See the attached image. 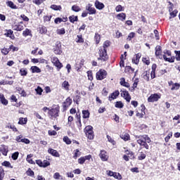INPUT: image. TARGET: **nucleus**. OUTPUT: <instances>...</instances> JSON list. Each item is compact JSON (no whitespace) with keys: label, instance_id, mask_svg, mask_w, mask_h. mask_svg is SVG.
Here are the masks:
<instances>
[{"label":"nucleus","instance_id":"c756f323","mask_svg":"<svg viewBox=\"0 0 180 180\" xmlns=\"http://www.w3.org/2000/svg\"><path fill=\"white\" fill-rule=\"evenodd\" d=\"M120 85H122V86H125L126 88H129V86H130V84L128 82H126L124 78L121 79Z\"/></svg>","mask_w":180,"mask_h":180},{"label":"nucleus","instance_id":"09e8293b","mask_svg":"<svg viewBox=\"0 0 180 180\" xmlns=\"http://www.w3.org/2000/svg\"><path fill=\"white\" fill-rule=\"evenodd\" d=\"M121 139H122V140H124V141H127L130 139V136L127 134H125L121 136Z\"/></svg>","mask_w":180,"mask_h":180},{"label":"nucleus","instance_id":"49530a36","mask_svg":"<svg viewBox=\"0 0 180 180\" xmlns=\"http://www.w3.org/2000/svg\"><path fill=\"white\" fill-rule=\"evenodd\" d=\"M57 34H65V29L60 28L56 30Z\"/></svg>","mask_w":180,"mask_h":180},{"label":"nucleus","instance_id":"1a4fd4ad","mask_svg":"<svg viewBox=\"0 0 180 180\" xmlns=\"http://www.w3.org/2000/svg\"><path fill=\"white\" fill-rule=\"evenodd\" d=\"M160 98H161V96L157 94H152L148 97V102H157L158 101V99H160Z\"/></svg>","mask_w":180,"mask_h":180},{"label":"nucleus","instance_id":"9d476101","mask_svg":"<svg viewBox=\"0 0 180 180\" xmlns=\"http://www.w3.org/2000/svg\"><path fill=\"white\" fill-rule=\"evenodd\" d=\"M94 6L96 9H98V11H102V9L105 8V4H103V3L99 1L98 0H96L94 3Z\"/></svg>","mask_w":180,"mask_h":180},{"label":"nucleus","instance_id":"5701e85b","mask_svg":"<svg viewBox=\"0 0 180 180\" xmlns=\"http://www.w3.org/2000/svg\"><path fill=\"white\" fill-rule=\"evenodd\" d=\"M117 18L118 20H122V22H123V21L126 20V13H119L117 15Z\"/></svg>","mask_w":180,"mask_h":180},{"label":"nucleus","instance_id":"f704fd0d","mask_svg":"<svg viewBox=\"0 0 180 180\" xmlns=\"http://www.w3.org/2000/svg\"><path fill=\"white\" fill-rule=\"evenodd\" d=\"M69 19H70V22H71V23H74V22L78 21V16L72 15V16L69 17Z\"/></svg>","mask_w":180,"mask_h":180},{"label":"nucleus","instance_id":"412c9836","mask_svg":"<svg viewBox=\"0 0 180 180\" xmlns=\"http://www.w3.org/2000/svg\"><path fill=\"white\" fill-rule=\"evenodd\" d=\"M6 5L9 8H11V9H18L17 6L14 3H13L12 1H6Z\"/></svg>","mask_w":180,"mask_h":180},{"label":"nucleus","instance_id":"58836bf2","mask_svg":"<svg viewBox=\"0 0 180 180\" xmlns=\"http://www.w3.org/2000/svg\"><path fill=\"white\" fill-rule=\"evenodd\" d=\"M62 86H63V88L66 89V91H68L69 86H70V84L68 83V82L65 81V82H63Z\"/></svg>","mask_w":180,"mask_h":180},{"label":"nucleus","instance_id":"2eb2a0df","mask_svg":"<svg viewBox=\"0 0 180 180\" xmlns=\"http://www.w3.org/2000/svg\"><path fill=\"white\" fill-rule=\"evenodd\" d=\"M155 70H157V65L154 63L152 65V71L150 74L152 79H154V78H155Z\"/></svg>","mask_w":180,"mask_h":180},{"label":"nucleus","instance_id":"4468645a","mask_svg":"<svg viewBox=\"0 0 180 180\" xmlns=\"http://www.w3.org/2000/svg\"><path fill=\"white\" fill-rule=\"evenodd\" d=\"M48 153L49 154H51V155H53V157H60V153L53 148H49Z\"/></svg>","mask_w":180,"mask_h":180},{"label":"nucleus","instance_id":"dca6fc26","mask_svg":"<svg viewBox=\"0 0 180 180\" xmlns=\"http://www.w3.org/2000/svg\"><path fill=\"white\" fill-rule=\"evenodd\" d=\"M140 58H141V53H137L136 56L132 58V63L134 64H139Z\"/></svg>","mask_w":180,"mask_h":180},{"label":"nucleus","instance_id":"de8ad7c7","mask_svg":"<svg viewBox=\"0 0 180 180\" xmlns=\"http://www.w3.org/2000/svg\"><path fill=\"white\" fill-rule=\"evenodd\" d=\"M4 176H5V171L2 167H0V180L4 179Z\"/></svg>","mask_w":180,"mask_h":180},{"label":"nucleus","instance_id":"6ab92c4d","mask_svg":"<svg viewBox=\"0 0 180 180\" xmlns=\"http://www.w3.org/2000/svg\"><path fill=\"white\" fill-rule=\"evenodd\" d=\"M13 30H16L17 32H21V30H23L25 29V27L23 25L18 24L15 25L13 27Z\"/></svg>","mask_w":180,"mask_h":180},{"label":"nucleus","instance_id":"3c124183","mask_svg":"<svg viewBox=\"0 0 180 180\" xmlns=\"http://www.w3.org/2000/svg\"><path fill=\"white\" fill-rule=\"evenodd\" d=\"M87 77L89 81H92V79H94V76L92 75V71L91 70L87 71Z\"/></svg>","mask_w":180,"mask_h":180},{"label":"nucleus","instance_id":"393cba45","mask_svg":"<svg viewBox=\"0 0 180 180\" xmlns=\"http://www.w3.org/2000/svg\"><path fill=\"white\" fill-rule=\"evenodd\" d=\"M150 71H145L143 74V78L146 79V81H150Z\"/></svg>","mask_w":180,"mask_h":180},{"label":"nucleus","instance_id":"bb28decb","mask_svg":"<svg viewBox=\"0 0 180 180\" xmlns=\"http://www.w3.org/2000/svg\"><path fill=\"white\" fill-rule=\"evenodd\" d=\"M6 129H11V130H13V131H18V129L16 128V127H15V125L8 123L6 126Z\"/></svg>","mask_w":180,"mask_h":180},{"label":"nucleus","instance_id":"2f4dec72","mask_svg":"<svg viewBox=\"0 0 180 180\" xmlns=\"http://www.w3.org/2000/svg\"><path fill=\"white\" fill-rule=\"evenodd\" d=\"M1 165L6 167L7 168H13V166L11 165L10 162L8 161H4L3 163H1Z\"/></svg>","mask_w":180,"mask_h":180},{"label":"nucleus","instance_id":"a19ab883","mask_svg":"<svg viewBox=\"0 0 180 180\" xmlns=\"http://www.w3.org/2000/svg\"><path fill=\"white\" fill-rule=\"evenodd\" d=\"M163 58L165 61H168L169 63H174V58H167V55H163Z\"/></svg>","mask_w":180,"mask_h":180},{"label":"nucleus","instance_id":"37998d69","mask_svg":"<svg viewBox=\"0 0 180 180\" xmlns=\"http://www.w3.org/2000/svg\"><path fill=\"white\" fill-rule=\"evenodd\" d=\"M49 165H50V162H49L47 160H44L42 162L41 167L46 168V167H49Z\"/></svg>","mask_w":180,"mask_h":180},{"label":"nucleus","instance_id":"e433bc0d","mask_svg":"<svg viewBox=\"0 0 180 180\" xmlns=\"http://www.w3.org/2000/svg\"><path fill=\"white\" fill-rule=\"evenodd\" d=\"M20 74L22 77H26L27 75V71L25 68L20 70Z\"/></svg>","mask_w":180,"mask_h":180},{"label":"nucleus","instance_id":"5fc2aeb1","mask_svg":"<svg viewBox=\"0 0 180 180\" xmlns=\"http://www.w3.org/2000/svg\"><path fill=\"white\" fill-rule=\"evenodd\" d=\"M35 92H37V95H41V94H43V89L38 86L37 89H35Z\"/></svg>","mask_w":180,"mask_h":180},{"label":"nucleus","instance_id":"4d7b16f0","mask_svg":"<svg viewBox=\"0 0 180 180\" xmlns=\"http://www.w3.org/2000/svg\"><path fill=\"white\" fill-rule=\"evenodd\" d=\"M176 13H178V11L177 10H174L172 12H171L169 13V15H170L169 19H171L172 18H175L176 16Z\"/></svg>","mask_w":180,"mask_h":180},{"label":"nucleus","instance_id":"20e7f679","mask_svg":"<svg viewBox=\"0 0 180 180\" xmlns=\"http://www.w3.org/2000/svg\"><path fill=\"white\" fill-rule=\"evenodd\" d=\"M108 75V72L103 69H101L98 72H96V78L98 81H102V79H105Z\"/></svg>","mask_w":180,"mask_h":180},{"label":"nucleus","instance_id":"f3484780","mask_svg":"<svg viewBox=\"0 0 180 180\" xmlns=\"http://www.w3.org/2000/svg\"><path fill=\"white\" fill-rule=\"evenodd\" d=\"M16 89L18 94L21 95V96H23L24 98H26V96H27V94L26 93V91H25V89H22L21 87H17Z\"/></svg>","mask_w":180,"mask_h":180},{"label":"nucleus","instance_id":"338daca9","mask_svg":"<svg viewBox=\"0 0 180 180\" xmlns=\"http://www.w3.org/2000/svg\"><path fill=\"white\" fill-rule=\"evenodd\" d=\"M51 20V15H46L44 17V22H50Z\"/></svg>","mask_w":180,"mask_h":180},{"label":"nucleus","instance_id":"6e6d98bb","mask_svg":"<svg viewBox=\"0 0 180 180\" xmlns=\"http://www.w3.org/2000/svg\"><path fill=\"white\" fill-rule=\"evenodd\" d=\"M146 157V154L143 152H141L139 155L138 158H139V160H145Z\"/></svg>","mask_w":180,"mask_h":180},{"label":"nucleus","instance_id":"774afa93","mask_svg":"<svg viewBox=\"0 0 180 180\" xmlns=\"http://www.w3.org/2000/svg\"><path fill=\"white\" fill-rule=\"evenodd\" d=\"M176 53V60L180 61V51H175Z\"/></svg>","mask_w":180,"mask_h":180},{"label":"nucleus","instance_id":"4c0bfd02","mask_svg":"<svg viewBox=\"0 0 180 180\" xmlns=\"http://www.w3.org/2000/svg\"><path fill=\"white\" fill-rule=\"evenodd\" d=\"M82 115H83L84 119H88L89 117V110H83Z\"/></svg>","mask_w":180,"mask_h":180},{"label":"nucleus","instance_id":"aec40b11","mask_svg":"<svg viewBox=\"0 0 180 180\" xmlns=\"http://www.w3.org/2000/svg\"><path fill=\"white\" fill-rule=\"evenodd\" d=\"M0 102L2 103V105H4L5 106L8 105V100L5 98V96H4V94H0Z\"/></svg>","mask_w":180,"mask_h":180},{"label":"nucleus","instance_id":"cd10ccee","mask_svg":"<svg viewBox=\"0 0 180 180\" xmlns=\"http://www.w3.org/2000/svg\"><path fill=\"white\" fill-rule=\"evenodd\" d=\"M22 36H24L25 37L27 36H32V31L27 28L25 29V30H24L22 32Z\"/></svg>","mask_w":180,"mask_h":180},{"label":"nucleus","instance_id":"603ef678","mask_svg":"<svg viewBox=\"0 0 180 180\" xmlns=\"http://www.w3.org/2000/svg\"><path fill=\"white\" fill-rule=\"evenodd\" d=\"M81 155V154L79 153V150L76 149L75 150V155L73 156V158H75V160H77V158H78V157H79Z\"/></svg>","mask_w":180,"mask_h":180},{"label":"nucleus","instance_id":"4be33fe9","mask_svg":"<svg viewBox=\"0 0 180 180\" xmlns=\"http://www.w3.org/2000/svg\"><path fill=\"white\" fill-rule=\"evenodd\" d=\"M55 54H61L63 53V51H61V45H57L53 49Z\"/></svg>","mask_w":180,"mask_h":180},{"label":"nucleus","instance_id":"7ed1b4c3","mask_svg":"<svg viewBox=\"0 0 180 180\" xmlns=\"http://www.w3.org/2000/svg\"><path fill=\"white\" fill-rule=\"evenodd\" d=\"M58 113H60V108L58 107L50 108L49 111H48V115L49 116H51V119L58 117Z\"/></svg>","mask_w":180,"mask_h":180},{"label":"nucleus","instance_id":"72a5a7b5","mask_svg":"<svg viewBox=\"0 0 180 180\" xmlns=\"http://www.w3.org/2000/svg\"><path fill=\"white\" fill-rule=\"evenodd\" d=\"M51 9H53V11H61V6H57L56 4H53L51 6Z\"/></svg>","mask_w":180,"mask_h":180},{"label":"nucleus","instance_id":"e2e57ef3","mask_svg":"<svg viewBox=\"0 0 180 180\" xmlns=\"http://www.w3.org/2000/svg\"><path fill=\"white\" fill-rule=\"evenodd\" d=\"M93 129H94V127H92V126H91V125L87 126L84 129V133H86L88 131H91L93 130Z\"/></svg>","mask_w":180,"mask_h":180},{"label":"nucleus","instance_id":"680f3d73","mask_svg":"<svg viewBox=\"0 0 180 180\" xmlns=\"http://www.w3.org/2000/svg\"><path fill=\"white\" fill-rule=\"evenodd\" d=\"M27 174L29 176H34V172H33L32 169H28V170L27 171Z\"/></svg>","mask_w":180,"mask_h":180},{"label":"nucleus","instance_id":"c85d7f7f","mask_svg":"<svg viewBox=\"0 0 180 180\" xmlns=\"http://www.w3.org/2000/svg\"><path fill=\"white\" fill-rule=\"evenodd\" d=\"M180 88V84L179 83L172 84L171 91H178Z\"/></svg>","mask_w":180,"mask_h":180},{"label":"nucleus","instance_id":"c9c22d12","mask_svg":"<svg viewBox=\"0 0 180 180\" xmlns=\"http://www.w3.org/2000/svg\"><path fill=\"white\" fill-rule=\"evenodd\" d=\"M77 123V126L79 129V130H81L82 128V124L81 123V116H79L78 118H77V122H76Z\"/></svg>","mask_w":180,"mask_h":180},{"label":"nucleus","instance_id":"b1692460","mask_svg":"<svg viewBox=\"0 0 180 180\" xmlns=\"http://www.w3.org/2000/svg\"><path fill=\"white\" fill-rule=\"evenodd\" d=\"M86 137L89 139V140H94V130L89 131L87 132H84Z\"/></svg>","mask_w":180,"mask_h":180},{"label":"nucleus","instance_id":"13d9d810","mask_svg":"<svg viewBox=\"0 0 180 180\" xmlns=\"http://www.w3.org/2000/svg\"><path fill=\"white\" fill-rule=\"evenodd\" d=\"M19 157V152H15L14 153H13L11 158H13V160H18V158Z\"/></svg>","mask_w":180,"mask_h":180},{"label":"nucleus","instance_id":"7c9ffc66","mask_svg":"<svg viewBox=\"0 0 180 180\" xmlns=\"http://www.w3.org/2000/svg\"><path fill=\"white\" fill-rule=\"evenodd\" d=\"M115 108H117L118 109H122V108H123V106H124V105L123 104V103L122 101H117L115 103Z\"/></svg>","mask_w":180,"mask_h":180},{"label":"nucleus","instance_id":"864d4df0","mask_svg":"<svg viewBox=\"0 0 180 180\" xmlns=\"http://www.w3.org/2000/svg\"><path fill=\"white\" fill-rule=\"evenodd\" d=\"M74 120V117L72 116H69L68 118V125L70 127L72 122Z\"/></svg>","mask_w":180,"mask_h":180},{"label":"nucleus","instance_id":"a18cd8bd","mask_svg":"<svg viewBox=\"0 0 180 180\" xmlns=\"http://www.w3.org/2000/svg\"><path fill=\"white\" fill-rule=\"evenodd\" d=\"M94 39L96 40V44H98V43L101 41V35L98 33H96Z\"/></svg>","mask_w":180,"mask_h":180},{"label":"nucleus","instance_id":"052dcab7","mask_svg":"<svg viewBox=\"0 0 180 180\" xmlns=\"http://www.w3.org/2000/svg\"><path fill=\"white\" fill-rule=\"evenodd\" d=\"M107 139H108L109 143H111V144H112L113 146H115V144H116V142L115 141V140H113L112 139V137H110L109 135H107Z\"/></svg>","mask_w":180,"mask_h":180},{"label":"nucleus","instance_id":"bf43d9fd","mask_svg":"<svg viewBox=\"0 0 180 180\" xmlns=\"http://www.w3.org/2000/svg\"><path fill=\"white\" fill-rule=\"evenodd\" d=\"M172 137V132H170L168 134V135L165 138V141L166 143H168L169 141V139Z\"/></svg>","mask_w":180,"mask_h":180},{"label":"nucleus","instance_id":"0eeeda50","mask_svg":"<svg viewBox=\"0 0 180 180\" xmlns=\"http://www.w3.org/2000/svg\"><path fill=\"white\" fill-rule=\"evenodd\" d=\"M15 141L18 143H25V144H30V141L28 139L23 138L22 135L16 136Z\"/></svg>","mask_w":180,"mask_h":180},{"label":"nucleus","instance_id":"a211bd4d","mask_svg":"<svg viewBox=\"0 0 180 180\" xmlns=\"http://www.w3.org/2000/svg\"><path fill=\"white\" fill-rule=\"evenodd\" d=\"M71 103H72V99L68 97V98H66L65 101L63 103V107L68 108L71 105Z\"/></svg>","mask_w":180,"mask_h":180},{"label":"nucleus","instance_id":"69168bd1","mask_svg":"<svg viewBox=\"0 0 180 180\" xmlns=\"http://www.w3.org/2000/svg\"><path fill=\"white\" fill-rule=\"evenodd\" d=\"M63 141H65V143H66V144H71V140H70L68 136H65L63 138Z\"/></svg>","mask_w":180,"mask_h":180},{"label":"nucleus","instance_id":"f257e3e1","mask_svg":"<svg viewBox=\"0 0 180 180\" xmlns=\"http://www.w3.org/2000/svg\"><path fill=\"white\" fill-rule=\"evenodd\" d=\"M110 46V41H105L103 43V46H101L99 49L98 54L100 56V58H98V60H103V61H106L108 60V47Z\"/></svg>","mask_w":180,"mask_h":180},{"label":"nucleus","instance_id":"f03ea898","mask_svg":"<svg viewBox=\"0 0 180 180\" xmlns=\"http://www.w3.org/2000/svg\"><path fill=\"white\" fill-rule=\"evenodd\" d=\"M136 139L138 144H140L142 147H143L146 150H148L150 146H148V144H147V143H151V139H150V137H148V136H136Z\"/></svg>","mask_w":180,"mask_h":180},{"label":"nucleus","instance_id":"423d86ee","mask_svg":"<svg viewBox=\"0 0 180 180\" xmlns=\"http://www.w3.org/2000/svg\"><path fill=\"white\" fill-rule=\"evenodd\" d=\"M86 11H88L89 15H96V9L93 7L91 4H88L86 6Z\"/></svg>","mask_w":180,"mask_h":180},{"label":"nucleus","instance_id":"c03bdc74","mask_svg":"<svg viewBox=\"0 0 180 180\" xmlns=\"http://www.w3.org/2000/svg\"><path fill=\"white\" fill-rule=\"evenodd\" d=\"M72 11H73L74 12H79L81 11V8H79V6L77 5H74L72 6Z\"/></svg>","mask_w":180,"mask_h":180},{"label":"nucleus","instance_id":"79ce46f5","mask_svg":"<svg viewBox=\"0 0 180 180\" xmlns=\"http://www.w3.org/2000/svg\"><path fill=\"white\" fill-rule=\"evenodd\" d=\"M39 32L41 34H46V33H47V28L44 26H42L41 28H39Z\"/></svg>","mask_w":180,"mask_h":180},{"label":"nucleus","instance_id":"a878e982","mask_svg":"<svg viewBox=\"0 0 180 180\" xmlns=\"http://www.w3.org/2000/svg\"><path fill=\"white\" fill-rule=\"evenodd\" d=\"M30 70L33 74H34V72H37V74L41 72V70H40L37 66H32Z\"/></svg>","mask_w":180,"mask_h":180},{"label":"nucleus","instance_id":"8fccbe9b","mask_svg":"<svg viewBox=\"0 0 180 180\" xmlns=\"http://www.w3.org/2000/svg\"><path fill=\"white\" fill-rule=\"evenodd\" d=\"M53 179H63V176H60V173L56 172V173L53 174Z\"/></svg>","mask_w":180,"mask_h":180},{"label":"nucleus","instance_id":"473e14b6","mask_svg":"<svg viewBox=\"0 0 180 180\" xmlns=\"http://www.w3.org/2000/svg\"><path fill=\"white\" fill-rule=\"evenodd\" d=\"M27 123V118L20 117L19 119L18 124H26Z\"/></svg>","mask_w":180,"mask_h":180},{"label":"nucleus","instance_id":"0e129e2a","mask_svg":"<svg viewBox=\"0 0 180 180\" xmlns=\"http://www.w3.org/2000/svg\"><path fill=\"white\" fill-rule=\"evenodd\" d=\"M134 36H136V33H134V32L129 33L128 35L127 40H129V41L133 39V37H134Z\"/></svg>","mask_w":180,"mask_h":180},{"label":"nucleus","instance_id":"ea45409f","mask_svg":"<svg viewBox=\"0 0 180 180\" xmlns=\"http://www.w3.org/2000/svg\"><path fill=\"white\" fill-rule=\"evenodd\" d=\"M115 179L122 180V174L120 173L114 172V175L112 176Z\"/></svg>","mask_w":180,"mask_h":180},{"label":"nucleus","instance_id":"f8f14e48","mask_svg":"<svg viewBox=\"0 0 180 180\" xmlns=\"http://www.w3.org/2000/svg\"><path fill=\"white\" fill-rule=\"evenodd\" d=\"M100 158L102 161H108L109 156H108V153L105 150H101L99 155Z\"/></svg>","mask_w":180,"mask_h":180},{"label":"nucleus","instance_id":"39448f33","mask_svg":"<svg viewBox=\"0 0 180 180\" xmlns=\"http://www.w3.org/2000/svg\"><path fill=\"white\" fill-rule=\"evenodd\" d=\"M51 63L57 68L58 71L63 67V63L60 62V60L57 57L51 58Z\"/></svg>","mask_w":180,"mask_h":180},{"label":"nucleus","instance_id":"ddd939ff","mask_svg":"<svg viewBox=\"0 0 180 180\" xmlns=\"http://www.w3.org/2000/svg\"><path fill=\"white\" fill-rule=\"evenodd\" d=\"M0 151L1 153L3 154V155H8V146H5V145H1L0 147Z\"/></svg>","mask_w":180,"mask_h":180},{"label":"nucleus","instance_id":"6e6552de","mask_svg":"<svg viewBox=\"0 0 180 180\" xmlns=\"http://www.w3.org/2000/svg\"><path fill=\"white\" fill-rule=\"evenodd\" d=\"M121 96L124 99L127 101V102H130L131 100V96H130V94H129V91L126 90H122L121 91Z\"/></svg>","mask_w":180,"mask_h":180},{"label":"nucleus","instance_id":"9b49d317","mask_svg":"<svg viewBox=\"0 0 180 180\" xmlns=\"http://www.w3.org/2000/svg\"><path fill=\"white\" fill-rule=\"evenodd\" d=\"M120 92L119 91H115L113 93H112L109 97H108V101H110V102H112V101H114V99H116V98H117L120 95Z\"/></svg>","mask_w":180,"mask_h":180}]
</instances>
